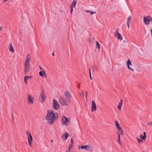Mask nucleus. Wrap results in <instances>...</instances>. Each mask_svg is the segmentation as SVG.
I'll return each instance as SVG.
<instances>
[{"label":"nucleus","instance_id":"f257e3e1","mask_svg":"<svg viewBox=\"0 0 152 152\" xmlns=\"http://www.w3.org/2000/svg\"><path fill=\"white\" fill-rule=\"evenodd\" d=\"M58 115L57 113H54L52 110H48V113L45 116V119L48 123L52 124L55 120L58 118Z\"/></svg>","mask_w":152,"mask_h":152},{"label":"nucleus","instance_id":"f03ea898","mask_svg":"<svg viewBox=\"0 0 152 152\" xmlns=\"http://www.w3.org/2000/svg\"><path fill=\"white\" fill-rule=\"evenodd\" d=\"M30 56L28 54H27L26 58L25 60V63L24 64V72L25 75L28 74L29 72L30 69Z\"/></svg>","mask_w":152,"mask_h":152},{"label":"nucleus","instance_id":"7ed1b4c3","mask_svg":"<svg viewBox=\"0 0 152 152\" xmlns=\"http://www.w3.org/2000/svg\"><path fill=\"white\" fill-rule=\"evenodd\" d=\"M58 101L63 106H66L68 105L70 102V100L63 96L59 98Z\"/></svg>","mask_w":152,"mask_h":152},{"label":"nucleus","instance_id":"20e7f679","mask_svg":"<svg viewBox=\"0 0 152 152\" xmlns=\"http://www.w3.org/2000/svg\"><path fill=\"white\" fill-rule=\"evenodd\" d=\"M152 21V18L150 15H147L143 17V22L144 24L147 26L148 25L150 22Z\"/></svg>","mask_w":152,"mask_h":152},{"label":"nucleus","instance_id":"39448f33","mask_svg":"<svg viewBox=\"0 0 152 152\" xmlns=\"http://www.w3.org/2000/svg\"><path fill=\"white\" fill-rule=\"evenodd\" d=\"M26 134L27 135L28 141L29 145L31 146V143L33 142V138L30 132L27 131L26 132Z\"/></svg>","mask_w":152,"mask_h":152},{"label":"nucleus","instance_id":"423d86ee","mask_svg":"<svg viewBox=\"0 0 152 152\" xmlns=\"http://www.w3.org/2000/svg\"><path fill=\"white\" fill-rule=\"evenodd\" d=\"M80 148L82 149H84L86 151H92L93 150V147L89 145H81L80 147H78V149H80Z\"/></svg>","mask_w":152,"mask_h":152},{"label":"nucleus","instance_id":"0eeeda50","mask_svg":"<svg viewBox=\"0 0 152 152\" xmlns=\"http://www.w3.org/2000/svg\"><path fill=\"white\" fill-rule=\"evenodd\" d=\"M61 121L63 124L66 126L69 124L70 122V120L64 115H63L61 117Z\"/></svg>","mask_w":152,"mask_h":152},{"label":"nucleus","instance_id":"6e6552de","mask_svg":"<svg viewBox=\"0 0 152 152\" xmlns=\"http://www.w3.org/2000/svg\"><path fill=\"white\" fill-rule=\"evenodd\" d=\"M53 108L56 110H58L60 107V105L58 102L55 99H53Z\"/></svg>","mask_w":152,"mask_h":152},{"label":"nucleus","instance_id":"1a4fd4ad","mask_svg":"<svg viewBox=\"0 0 152 152\" xmlns=\"http://www.w3.org/2000/svg\"><path fill=\"white\" fill-rule=\"evenodd\" d=\"M34 98L30 94H28L27 101L28 103L30 104H33L34 103Z\"/></svg>","mask_w":152,"mask_h":152},{"label":"nucleus","instance_id":"9d476101","mask_svg":"<svg viewBox=\"0 0 152 152\" xmlns=\"http://www.w3.org/2000/svg\"><path fill=\"white\" fill-rule=\"evenodd\" d=\"M63 96L70 101L71 96L69 91H65L64 95Z\"/></svg>","mask_w":152,"mask_h":152},{"label":"nucleus","instance_id":"9b49d317","mask_svg":"<svg viewBox=\"0 0 152 152\" xmlns=\"http://www.w3.org/2000/svg\"><path fill=\"white\" fill-rule=\"evenodd\" d=\"M114 35L116 37L118 38L119 40L121 41L122 40V37H121V34L117 31L115 32Z\"/></svg>","mask_w":152,"mask_h":152},{"label":"nucleus","instance_id":"f8f14e48","mask_svg":"<svg viewBox=\"0 0 152 152\" xmlns=\"http://www.w3.org/2000/svg\"><path fill=\"white\" fill-rule=\"evenodd\" d=\"M45 96L43 91L40 94L39 98L40 99L41 102H43L45 100Z\"/></svg>","mask_w":152,"mask_h":152},{"label":"nucleus","instance_id":"ddd939ff","mask_svg":"<svg viewBox=\"0 0 152 152\" xmlns=\"http://www.w3.org/2000/svg\"><path fill=\"white\" fill-rule=\"evenodd\" d=\"M96 103L94 101L92 102L91 111L93 112L96 110Z\"/></svg>","mask_w":152,"mask_h":152},{"label":"nucleus","instance_id":"4468645a","mask_svg":"<svg viewBox=\"0 0 152 152\" xmlns=\"http://www.w3.org/2000/svg\"><path fill=\"white\" fill-rule=\"evenodd\" d=\"M132 18V17L130 16H129L127 18V25L128 28H129L130 27V23Z\"/></svg>","mask_w":152,"mask_h":152},{"label":"nucleus","instance_id":"2eb2a0df","mask_svg":"<svg viewBox=\"0 0 152 152\" xmlns=\"http://www.w3.org/2000/svg\"><path fill=\"white\" fill-rule=\"evenodd\" d=\"M68 136V133L67 132H66L65 133L62 135L61 138L63 139L66 140L67 139Z\"/></svg>","mask_w":152,"mask_h":152},{"label":"nucleus","instance_id":"dca6fc26","mask_svg":"<svg viewBox=\"0 0 152 152\" xmlns=\"http://www.w3.org/2000/svg\"><path fill=\"white\" fill-rule=\"evenodd\" d=\"M39 75L42 77H46L45 75V72L44 70H42L40 71L39 72Z\"/></svg>","mask_w":152,"mask_h":152},{"label":"nucleus","instance_id":"f3484780","mask_svg":"<svg viewBox=\"0 0 152 152\" xmlns=\"http://www.w3.org/2000/svg\"><path fill=\"white\" fill-rule=\"evenodd\" d=\"M123 104V100L121 99L120 102H119L118 106V108L119 110H120L121 109V106H122V105Z\"/></svg>","mask_w":152,"mask_h":152},{"label":"nucleus","instance_id":"a211bd4d","mask_svg":"<svg viewBox=\"0 0 152 152\" xmlns=\"http://www.w3.org/2000/svg\"><path fill=\"white\" fill-rule=\"evenodd\" d=\"M143 134H143H141L140 135V138L143 139L144 140H145L146 138V135L145 132H143Z\"/></svg>","mask_w":152,"mask_h":152},{"label":"nucleus","instance_id":"6ab92c4d","mask_svg":"<svg viewBox=\"0 0 152 152\" xmlns=\"http://www.w3.org/2000/svg\"><path fill=\"white\" fill-rule=\"evenodd\" d=\"M9 50L10 52L12 53H13L14 52V51L12 46V43H10V46L9 47Z\"/></svg>","mask_w":152,"mask_h":152},{"label":"nucleus","instance_id":"aec40b11","mask_svg":"<svg viewBox=\"0 0 152 152\" xmlns=\"http://www.w3.org/2000/svg\"><path fill=\"white\" fill-rule=\"evenodd\" d=\"M77 3V0H74L73 1L72 3H71L70 6L72 7H75Z\"/></svg>","mask_w":152,"mask_h":152},{"label":"nucleus","instance_id":"412c9836","mask_svg":"<svg viewBox=\"0 0 152 152\" xmlns=\"http://www.w3.org/2000/svg\"><path fill=\"white\" fill-rule=\"evenodd\" d=\"M74 146V142L73 140V139L72 138L71 140V142L70 143V145H69V148H71Z\"/></svg>","mask_w":152,"mask_h":152},{"label":"nucleus","instance_id":"4be33fe9","mask_svg":"<svg viewBox=\"0 0 152 152\" xmlns=\"http://www.w3.org/2000/svg\"><path fill=\"white\" fill-rule=\"evenodd\" d=\"M85 12H87L89 13H90V14L91 15H92L93 14H95L96 13L95 12H92L91 11L89 10H85Z\"/></svg>","mask_w":152,"mask_h":152},{"label":"nucleus","instance_id":"5701e85b","mask_svg":"<svg viewBox=\"0 0 152 152\" xmlns=\"http://www.w3.org/2000/svg\"><path fill=\"white\" fill-rule=\"evenodd\" d=\"M118 143L119 145H121V141H120V134L119 133H118Z\"/></svg>","mask_w":152,"mask_h":152},{"label":"nucleus","instance_id":"b1692460","mask_svg":"<svg viewBox=\"0 0 152 152\" xmlns=\"http://www.w3.org/2000/svg\"><path fill=\"white\" fill-rule=\"evenodd\" d=\"M118 130L120 133L121 135H123L124 134L123 131L121 127L119 128V129H118Z\"/></svg>","mask_w":152,"mask_h":152},{"label":"nucleus","instance_id":"393cba45","mask_svg":"<svg viewBox=\"0 0 152 152\" xmlns=\"http://www.w3.org/2000/svg\"><path fill=\"white\" fill-rule=\"evenodd\" d=\"M96 47L97 48L100 49V47L99 44V43L97 41H96Z\"/></svg>","mask_w":152,"mask_h":152},{"label":"nucleus","instance_id":"a878e982","mask_svg":"<svg viewBox=\"0 0 152 152\" xmlns=\"http://www.w3.org/2000/svg\"><path fill=\"white\" fill-rule=\"evenodd\" d=\"M30 78H31V77L28 76H26L24 77V80H28Z\"/></svg>","mask_w":152,"mask_h":152},{"label":"nucleus","instance_id":"bb28decb","mask_svg":"<svg viewBox=\"0 0 152 152\" xmlns=\"http://www.w3.org/2000/svg\"><path fill=\"white\" fill-rule=\"evenodd\" d=\"M127 65H132L131 61L129 59L126 62Z\"/></svg>","mask_w":152,"mask_h":152},{"label":"nucleus","instance_id":"cd10ccee","mask_svg":"<svg viewBox=\"0 0 152 152\" xmlns=\"http://www.w3.org/2000/svg\"><path fill=\"white\" fill-rule=\"evenodd\" d=\"M127 67L129 69L132 70V71L133 72L134 71V70L132 69V68H130L129 66V65H127Z\"/></svg>","mask_w":152,"mask_h":152},{"label":"nucleus","instance_id":"c85d7f7f","mask_svg":"<svg viewBox=\"0 0 152 152\" xmlns=\"http://www.w3.org/2000/svg\"><path fill=\"white\" fill-rule=\"evenodd\" d=\"M84 94V92L83 91H81V92L79 94L80 96H82V94Z\"/></svg>","mask_w":152,"mask_h":152},{"label":"nucleus","instance_id":"c756f323","mask_svg":"<svg viewBox=\"0 0 152 152\" xmlns=\"http://www.w3.org/2000/svg\"><path fill=\"white\" fill-rule=\"evenodd\" d=\"M147 125L149 126H152V121L148 123Z\"/></svg>","mask_w":152,"mask_h":152},{"label":"nucleus","instance_id":"7c9ffc66","mask_svg":"<svg viewBox=\"0 0 152 152\" xmlns=\"http://www.w3.org/2000/svg\"><path fill=\"white\" fill-rule=\"evenodd\" d=\"M73 7H72L70 6V11H71V13H72L73 11Z\"/></svg>","mask_w":152,"mask_h":152},{"label":"nucleus","instance_id":"2f4dec72","mask_svg":"<svg viewBox=\"0 0 152 152\" xmlns=\"http://www.w3.org/2000/svg\"><path fill=\"white\" fill-rule=\"evenodd\" d=\"M71 148H69V149H68V150L66 151V152H71Z\"/></svg>","mask_w":152,"mask_h":152},{"label":"nucleus","instance_id":"473e14b6","mask_svg":"<svg viewBox=\"0 0 152 152\" xmlns=\"http://www.w3.org/2000/svg\"><path fill=\"white\" fill-rule=\"evenodd\" d=\"M89 74H90L91 79V80H92V77H91V72L90 71V69H89Z\"/></svg>","mask_w":152,"mask_h":152},{"label":"nucleus","instance_id":"72a5a7b5","mask_svg":"<svg viewBox=\"0 0 152 152\" xmlns=\"http://www.w3.org/2000/svg\"><path fill=\"white\" fill-rule=\"evenodd\" d=\"M118 124V123L117 121H115V126L116 125H117V124Z\"/></svg>","mask_w":152,"mask_h":152},{"label":"nucleus","instance_id":"f704fd0d","mask_svg":"<svg viewBox=\"0 0 152 152\" xmlns=\"http://www.w3.org/2000/svg\"><path fill=\"white\" fill-rule=\"evenodd\" d=\"M142 140L139 139V140L138 141L139 143H140L142 141Z\"/></svg>","mask_w":152,"mask_h":152},{"label":"nucleus","instance_id":"c9c22d12","mask_svg":"<svg viewBox=\"0 0 152 152\" xmlns=\"http://www.w3.org/2000/svg\"><path fill=\"white\" fill-rule=\"evenodd\" d=\"M87 94H88V93L87 92H86V95H85V96H86V98L87 97Z\"/></svg>","mask_w":152,"mask_h":152},{"label":"nucleus","instance_id":"e433bc0d","mask_svg":"<svg viewBox=\"0 0 152 152\" xmlns=\"http://www.w3.org/2000/svg\"><path fill=\"white\" fill-rule=\"evenodd\" d=\"M116 128L118 130V129H119V128H121V127L120 126H118L116 127Z\"/></svg>","mask_w":152,"mask_h":152},{"label":"nucleus","instance_id":"4c0bfd02","mask_svg":"<svg viewBox=\"0 0 152 152\" xmlns=\"http://www.w3.org/2000/svg\"><path fill=\"white\" fill-rule=\"evenodd\" d=\"M80 84L79 83L78 85L77 86V87L79 89L80 88Z\"/></svg>","mask_w":152,"mask_h":152},{"label":"nucleus","instance_id":"58836bf2","mask_svg":"<svg viewBox=\"0 0 152 152\" xmlns=\"http://www.w3.org/2000/svg\"><path fill=\"white\" fill-rule=\"evenodd\" d=\"M3 28L2 27H0V31L2 30Z\"/></svg>","mask_w":152,"mask_h":152},{"label":"nucleus","instance_id":"ea45409f","mask_svg":"<svg viewBox=\"0 0 152 152\" xmlns=\"http://www.w3.org/2000/svg\"><path fill=\"white\" fill-rule=\"evenodd\" d=\"M119 126V124H117V125H116L115 126H116V127H117L118 126Z\"/></svg>","mask_w":152,"mask_h":152},{"label":"nucleus","instance_id":"a19ab883","mask_svg":"<svg viewBox=\"0 0 152 152\" xmlns=\"http://www.w3.org/2000/svg\"><path fill=\"white\" fill-rule=\"evenodd\" d=\"M119 126V124H117V125H116L115 126H116V127H117L118 126Z\"/></svg>","mask_w":152,"mask_h":152},{"label":"nucleus","instance_id":"79ce46f5","mask_svg":"<svg viewBox=\"0 0 152 152\" xmlns=\"http://www.w3.org/2000/svg\"><path fill=\"white\" fill-rule=\"evenodd\" d=\"M24 80V81H25V84H27V82L26 81V80Z\"/></svg>","mask_w":152,"mask_h":152},{"label":"nucleus","instance_id":"37998d69","mask_svg":"<svg viewBox=\"0 0 152 152\" xmlns=\"http://www.w3.org/2000/svg\"><path fill=\"white\" fill-rule=\"evenodd\" d=\"M151 36L152 37V28L151 30Z\"/></svg>","mask_w":152,"mask_h":152},{"label":"nucleus","instance_id":"c03bdc74","mask_svg":"<svg viewBox=\"0 0 152 152\" xmlns=\"http://www.w3.org/2000/svg\"><path fill=\"white\" fill-rule=\"evenodd\" d=\"M39 69L40 70H42V68L40 66H39Z\"/></svg>","mask_w":152,"mask_h":152},{"label":"nucleus","instance_id":"a18cd8bd","mask_svg":"<svg viewBox=\"0 0 152 152\" xmlns=\"http://www.w3.org/2000/svg\"><path fill=\"white\" fill-rule=\"evenodd\" d=\"M136 139H137V141H138L139 140V139L137 137L136 138Z\"/></svg>","mask_w":152,"mask_h":152},{"label":"nucleus","instance_id":"49530a36","mask_svg":"<svg viewBox=\"0 0 152 152\" xmlns=\"http://www.w3.org/2000/svg\"><path fill=\"white\" fill-rule=\"evenodd\" d=\"M136 139H137V141H138L139 140V139L137 137L136 138Z\"/></svg>","mask_w":152,"mask_h":152},{"label":"nucleus","instance_id":"de8ad7c7","mask_svg":"<svg viewBox=\"0 0 152 152\" xmlns=\"http://www.w3.org/2000/svg\"><path fill=\"white\" fill-rule=\"evenodd\" d=\"M52 55H53V56H54V53H53V54H52Z\"/></svg>","mask_w":152,"mask_h":152},{"label":"nucleus","instance_id":"09e8293b","mask_svg":"<svg viewBox=\"0 0 152 152\" xmlns=\"http://www.w3.org/2000/svg\"><path fill=\"white\" fill-rule=\"evenodd\" d=\"M51 142H53V141L52 140H51V141H50Z\"/></svg>","mask_w":152,"mask_h":152},{"label":"nucleus","instance_id":"8fccbe9b","mask_svg":"<svg viewBox=\"0 0 152 152\" xmlns=\"http://www.w3.org/2000/svg\"><path fill=\"white\" fill-rule=\"evenodd\" d=\"M143 152H145L144 151H143Z\"/></svg>","mask_w":152,"mask_h":152}]
</instances>
